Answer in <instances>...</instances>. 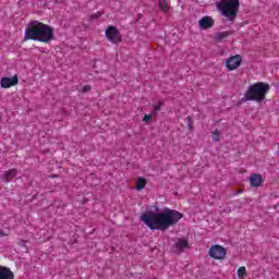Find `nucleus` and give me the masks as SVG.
Segmentation results:
<instances>
[{
	"label": "nucleus",
	"mask_w": 279,
	"mask_h": 279,
	"mask_svg": "<svg viewBox=\"0 0 279 279\" xmlns=\"http://www.w3.org/2000/svg\"><path fill=\"white\" fill-rule=\"evenodd\" d=\"M3 180L5 182H10L11 180H14V178H16V169H11L9 171H7L3 175H2Z\"/></svg>",
	"instance_id": "4468645a"
},
{
	"label": "nucleus",
	"mask_w": 279,
	"mask_h": 279,
	"mask_svg": "<svg viewBox=\"0 0 279 279\" xmlns=\"http://www.w3.org/2000/svg\"><path fill=\"white\" fill-rule=\"evenodd\" d=\"M25 40H36L37 43H50L54 38L53 27L37 20H32L24 33Z\"/></svg>",
	"instance_id": "f03ea898"
},
{
	"label": "nucleus",
	"mask_w": 279,
	"mask_h": 279,
	"mask_svg": "<svg viewBox=\"0 0 279 279\" xmlns=\"http://www.w3.org/2000/svg\"><path fill=\"white\" fill-rule=\"evenodd\" d=\"M184 215L175 209L166 208L162 211H146L141 216V221L150 230H169L171 226H175Z\"/></svg>",
	"instance_id": "f257e3e1"
},
{
	"label": "nucleus",
	"mask_w": 279,
	"mask_h": 279,
	"mask_svg": "<svg viewBox=\"0 0 279 279\" xmlns=\"http://www.w3.org/2000/svg\"><path fill=\"white\" fill-rule=\"evenodd\" d=\"M145 186H147V180H145V178H143V177H140L135 183L136 191H143V189H145Z\"/></svg>",
	"instance_id": "2eb2a0df"
},
{
	"label": "nucleus",
	"mask_w": 279,
	"mask_h": 279,
	"mask_svg": "<svg viewBox=\"0 0 279 279\" xmlns=\"http://www.w3.org/2000/svg\"><path fill=\"white\" fill-rule=\"evenodd\" d=\"M219 138H221V132L219 130H216L213 132V141H215V143L219 142Z\"/></svg>",
	"instance_id": "a211bd4d"
},
{
	"label": "nucleus",
	"mask_w": 279,
	"mask_h": 279,
	"mask_svg": "<svg viewBox=\"0 0 279 279\" xmlns=\"http://www.w3.org/2000/svg\"><path fill=\"white\" fill-rule=\"evenodd\" d=\"M241 62H243V58H241L240 54H235V56L229 57L225 64L228 71H236V69L241 66Z\"/></svg>",
	"instance_id": "0eeeda50"
},
{
	"label": "nucleus",
	"mask_w": 279,
	"mask_h": 279,
	"mask_svg": "<svg viewBox=\"0 0 279 279\" xmlns=\"http://www.w3.org/2000/svg\"><path fill=\"white\" fill-rule=\"evenodd\" d=\"M0 279H14V272L8 267L0 266Z\"/></svg>",
	"instance_id": "9d476101"
},
{
	"label": "nucleus",
	"mask_w": 279,
	"mask_h": 279,
	"mask_svg": "<svg viewBox=\"0 0 279 279\" xmlns=\"http://www.w3.org/2000/svg\"><path fill=\"white\" fill-rule=\"evenodd\" d=\"M159 7L162 12H169V4L167 3V0L160 1Z\"/></svg>",
	"instance_id": "f3484780"
},
{
	"label": "nucleus",
	"mask_w": 279,
	"mask_h": 279,
	"mask_svg": "<svg viewBox=\"0 0 279 279\" xmlns=\"http://www.w3.org/2000/svg\"><path fill=\"white\" fill-rule=\"evenodd\" d=\"M214 25L215 20H213V17L208 15L204 16L198 21V27H201V29H210V27H213Z\"/></svg>",
	"instance_id": "1a4fd4ad"
},
{
	"label": "nucleus",
	"mask_w": 279,
	"mask_h": 279,
	"mask_svg": "<svg viewBox=\"0 0 279 279\" xmlns=\"http://www.w3.org/2000/svg\"><path fill=\"white\" fill-rule=\"evenodd\" d=\"M161 108H162V102H158L157 105H154L155 112H160Z\"/></svg>",
	"instance_id": "6ab92c4d"
},
{
	"label": "nucleus",
	"mask_w": 279,
	"mask_h": 279,
	"mask_svg": "<svg viewBox=\"0 0 279 279\" xmlns=\"http://www.w3.org/2000/svg\"><path fill=\"white\" fill-rule=\"evenodd\" d=\"M0 234H3V233H1V231H0Z\"/></svg>",
	"instance_id": "5701e85b"
},
{
	"label": "nucleus",
	"mask_w": 279,
	"mask_h": 279,
	"mask_svg": "<svg viewBox=\"0 0 279 279\" xmlns=\"http://www.w3.org/2000/svg\"><path fill=\"white\" fill-rule=\"evenodd\" d=\"M0 121H1V116H0Z\"/></svg>",
	"instance_id": "4be33fe9"
},
{
	"label": "nucleus",
	"mask_w": 279,
	"mask_h": 279,
	"mask_svg": "<svg viewBox=\"0 0 279 279\" xmlns=\"http://www.w3.org/2000/svg\"><path fill=\"white\" fill-rule=\"evenodd\" d=\"M238 278L239 279H245L247 278V270L245 268V266H242L238 269Z\"/></svg>",
	"instance_id": "dca6fc26"
},
{
	"label": "nucleus",
	"mask_w": 279,
	"mask_h": 279,
	"mask_svg": "<svg viewBox=\"0 0 279 279\" xmlns=\"http://www.w3.org/2000/svg\"><path fill=\"white\" fill-rule=\"evenodd\" d=\"M226 247L219 244L213 245L208 251V256L214 258V260H223V258H226Z\"/></svg>",
	"instance_id": "39448f33"
},
{
	"label": "nucleus",
	"mask_w": 279,
	"mask_h": 279,
	"mask_svg": "<svg viewBox=\"0 0 279 279\" xmlns=\"http://www.w3.org/2000/svg\"><path fill=\"white\" fill-rule=\"evenodd\" d=\"M105 35L108 38V41L112 43L113 45H119V43H121V33H119V29H117L114 26H109L106 29Z\"/></svg>",
	"instance_id": "423d86ee"
},
{
	"label": "nucleus",
	"mask_w": 279,
	"mask_h": 279,
	"mask_svg": "<svg viewBox=\"0 0 279 279\" xmlns=\"http://www.w3.org/2000/svg\"><path fill=\"white\" fill-rule=\"evenodd\" d=\"M233 34H234V32H232V31H225V32L217 33L215 35V40H218V41L226 40V38H228V36H232Z\"/></svg>",
	"instance_id": "ddd939ff"
},
{
	"label": "nucleus",
	"mask_w": 279,
	"mask_h": 279,
	"mask_svg": "<svg viewBox=\"0 0 279 279\" xmlns=\"http://www.w3.org/2000/svg\"><path fill=\"white\" fill-rule=\"evenodd\" d=\"M250 182L251 186H253L254 189H258V186L263 185V177H260V174H252Z\"/></svg>",
	"instance_id": "9b49d317"
},
{
	"label": "nucleus",
	"mask_w": 279,
	"mask_h": 279,
	"mask_svg": "<svg viewBox=\"0 0 279 279\" xmlns=\"http://www.w3.org/2000/svg\"><path fill=\"white\" fill-rule=\"evenodd\" d=\"M19 84V76L2 77L0 81L1 88H12Z\"/></svg>",
	"instance_id": "6e6552de"
},
{
	"label": "nucleus",
	"mask_w": 279,
	"mask_h": 279,
	"mask_svg": "<svg viewBox=\"0 0 279 279\" xmlns=\"http://www.w3.org/2000/svg\"><path fill=\"white\" fill-rule=\"evenodd\" d=\"M89 90H90V85H85L82 87L81 93H89Z\"/></svg>",
	"instance_id": "aec40b11"
},
{
	"label": "nucleus",
	"mask_w": 279,
	"mask_h": 279,
	"mask_svg": "<svg viewBox=\"0 0 279 279\" xmlns=\"http://www.w3.org/2000/svg\"><path fill=\"white\" fill-rule=\"evenodd\" d=\"M144 123H147L148 121H151V116L145 114L143 118Z\"/></svg>",
	"instance_id": "412c9836"
},
{
	"label": "nucleus",
	"mask_w": 279,
	"mask_h": 279,
	"mask_svg": "<svg viewBox=\"0 0 279 279\" xmlns=\"http://www.w3.org/2000/svg\"><path fill=\"white\" fill-rule=\"evenodd\" d=\"M216 8L221 16L234 23L239 14V8H241V2L239 0H219L216 2Z\"/></svg>",
	"instance_id": "7ed1b4c3"
},
{
	"label": "nucleus",
	"mask_w": 279,
	"mask_h": 279,
	"mask_svg": "<svg viewBox=\"0 0 279 279\" xmlns=\"http://www.w3.org/2000/svg\"><path fill=\"white\" fill-rule=\"evenodd\" d=\"M269 93V84L257 82L248 86L247 90L244 93V101H265V97Z\"/></svg>",
	"instance_id": "20e7f679"
},
{
	"label": "nucleus",
	"mask_w": 279,
	"mask_h": 279,
	"mask_svg": "<svg viewBox=\"0 0 279 279\" xmlns=\"http://www.w3.org/2000/svg\"><path fill=\"white\" fill-rule=\"evenodd\" d=\"M186 247H189V241L186 239H179L175 242V246H174L175 252H184Z\"/></svg>",
	"instance_id": "f8f14e48"
}]
</instances>
